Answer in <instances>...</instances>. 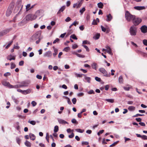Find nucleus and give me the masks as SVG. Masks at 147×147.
<instances>
[{"mask_svg":"<svg viewBox=\"0 0 147 147\" xmlns=\"http://www.w3.org/2000/svg\"><path fill=\"white\" fill-rule=\"evenodd\" d=\"M101 27L102 30L104 32H105L106 30V28L102 26H101Z\"/></svg>","mask_w":147,"mask_h":147,"instance_id":"58","label":"nucleus"},{"mask_svg":"<svg viewBox=\"0 0 147 147\" xmlns=\"http://www.w3.org/2000/svg\"><path fill=\"white\" fill-rule=\"evenodd\" d=\"M85 8L84 7H83L81 9H80V12L81 13V14L82 15L84 12L85 11Z\"/></svg>","mask_w":147,"mask_h":147,"instance_id":"41","label":"nucleus"},{"mask_svg":"<svg viewBox=\"0 0 147 147\" xmlns=\"http://www.w3.org/2000/svg\"><path fill=\"white\" fill-rule=\"evenodd\" d=\"M29 136L30 139L32 140H34L35 139L36 137L35 136L32 134H29Z\"/></svg>","mask_w":147,"mask_h":147,"instance_id":"19","label":"nucleus"},{"mask_svg":"<svg viewBox=\"0 0 147 147\" xmlns=\"http://www.w3.org/2000/svg\"><path fill=\"white\" fill-rule=\"evenodd\" d=\"M70 50V48L69 47H65L63 49V51L67 52Z\"/></svg>","mask_w":147,"mask_h":147,"instance_id":"35","label":"nucleus"},{"mask_svg":"<svg viewBox=\"0 0 147 147\" xmlns=\"http://www.w3.org/2000/svg\"><path fill=\"white\" fill-rule=\"evenodd\" d=\"M105 47L107 49L106 51L110 55H112L113 53L111 51L110 47L108 46H106Z\"/></svg>","mask_w":147,"mask_h":147,"instance_id":"13","label":"nucleus"},{"mask_svg":"<svg viewBox=\"0 0 147 147\" xmlns=\"http://www.w3.org/2000/svg\"><path fill=\"white\" fill-rule=\"evenodd\" d=\"M97 5L98 7L100 8H102L103 6V3L101 2H100L98 3Z\"/></svg>","mask_w":147,"mask_h":147,"instance_id":"32","label":"nucleus"},{"mask_svg":"<svg viewBox=\"0 0 147 147\" xmlns=\"http://www.w3.org/2000/svg\"><path fill=\"white\" fill-rule=\"evenodd\" d=\"M77 56L79 57L84 58L85 57V56L84 55H81L78 53L77 54Z\"/></svg>","mask_w":147,"mask_h":147,"instance_id":"52","label":"nucleus"},{"mask_svg":"<svg viewBox=\"0 0 147 147\" xmlns=\"http://www.w3.org/2000/svg\"><path fill=\"white\" fill-rule=\"evenodd\" d=\"M71 20V19L69 17H67L65 20V21L66 22H69Z\"/></svg>","mask_w":147,"mask_h":147,"instance_id":"54","label":"nucleus"},{"mask_svg":"<svg viewBox=\"0 0 147 147\" xmlns=\"http://www.w3.org/2000/svg\"><path fill=\"white\" fill-rule=\"evenodd\" d=\"M82 145H88L89 144V143L88 142L83 141V142H82Z\"/></svg>","mask_w":147,"mask_h":147,"instance_id":"61","label":"nucleus"},{"mask_svg":"<svg viewBox=\"0 0 147 147\" xmlns=\"http://www.w3.org/2000/svg\"><path fill=\"white\" fill-rule=\"evenodd\" d=\"M134 8L135 9L138 10H141L145 9V7L144 6H135Z\"/></svg>","mask_w":147,"mask_h":147,"instance_id":"18","label":"nucleus"},{"mask_svg":"<svg viewBox=\"0 0 147 147\" xmlns=\"http://www.w3.org/2000/svg\"><path fill=\"white\" fill-rule=\"evenodd\" d=\"M12 10V8H10L9 7H8V8L7 9L6 13V15L7 16H9L10 15L11 13Z\"/></svg>","mask_w":147,"mask_h":147,"instance_id":"12","label":"nucleus"},{"mask_svg":"<svg viewBox=\"0 0 147 147\" xmlns=\"http://www.w3.org/2000/svg\"><path fill=\"white\" fill-rule=\"evenodd\" d=\"M11 98L13 101L16 104H18L19 102L17 99H16L13 96H11Z\"/></svg>","mask_w":147,"mask_h":147,"instance_id":"24","label":"nucleus"},{"mask_svg":"<svg viewBox=\"0 0 147 147\" xmlns=\"http://www.w3.org/2000/svg\"><path fill=\"white\" fill-rule=\"evenodd\" d=\"M105 100L108 102L113 103L114 102V100L113 99H106Z\"/></svg>","mask_w":147,"mask_h":147,"instance_id":"29","label":"nucleus"},{"mask_svg":"<svg viewBox=\"0 0 147 147\" xmlns=\"http://www.w3.org/2000/svg\"><path fill=\"white\" fill-rule=\"evenodd\" d=\"M13 48L17 49H18L20 48V47L18 46V43L16 44V45H14L13 47Z\"/></svg>","mask_w":147,"mask_h":147,"instance_id":"45","label":"nucleus"},{"mask_svg":"<svg viewBox=\"0 0 147 147\" xmlns=\"http://www.w3.org/2000/svg\"><path fill=\"white\" fill-rule=\"evenodd\" d=\"M71 122L73 123H76L77 124L78 123V122H77L76 120L75 119H73L71 120Z\"/></svg>","mask_w":147,"mask_h":147,"instance_id":"49","label":"nucleus"},{"mask_svg":"<svg viewBox=\"0 0 147 147\" xmlns=\"http://www.w3.org/2000/svg\"><path fill=\"white\" fill-rule=\"evenodd\" d=\"M10 75H11V74L9 72H7L5 73L4 74V76L5 77H7L8 76H10Z\"/></svg>","mask_w":147,"mask_h":147,"instance_id":"50","label":"nucleus"},{"mask_svg":"<svg viewBox=\"0 0 147 147\" xmlns=\"http://www.w3.org/2000/svg\"><path fill=\"white\" fill-rule=\"evenodd\" d=\"M52 55V53L50 51H48L46 52L43 55L44 57L49 58L51 57Z\"/></svg>","mask_w":147,"mask_h":147,"instance_id":"10","label":"nucleus"},{"mask_svg":"<svg viewBox=\"0 0 147 147\" xmlns=\"http://www.w3.org/2000/svg\"><path fill=\"white\" fill-rule=\"evenodd\" d=\"M57 120L58 122L60 124H68V123L67 122L65 121L64 120H63L62 119H58Z\"/></svg>","mask_w":147,"mask_h":147,"instance_id":"14","label":"nucleus"},{"mask_svg":"<svg viewBox=\"0 0 147 147\" xmlns=\"http://www.w3.org/2000/svg\"><path fill=\"white\" fill-rule=\"evenodd\" d=\"M88 93L89 94H94V92L93 90H90L88 92Z\"/></svg>","mask_w":147,"mask_h":147,"instance_id":"51","label":"nucleus"},{"mask_svg":"<svg viewBox=\"0 0 147 147\" xmlns=\"http://www.w3.org/2000/svg\"><path fill=\"white\" fill-rule=\"evenodd\" d=\"M143 43L144 45L147 46V40H143Z\"/></svg>","mask_w":147,"mask_h":147,"instance_id":"46","label":"nucleus"},{"mask_svg":"<svg viewBox=\"0 0 147 147\" xmlns=\"http://www.w3.org/2000/svg\"><path fill=\"white\" fill-rule=\"evenodd\" d=\"M22 0H18L17 2V4H18V7H21L22 8L23 5L22 4Z\"/></svg>","mask_w":147,"mask_h":147,"instance_id":"22","label":"nucleus"},{"mask_svg":"<svg viewBox=\"0 0 147 147\" xmlns=\"http://www.w3.org/2000/svg\"><path fill=\"white\" fill-rule=\"evenodd\" d=\"M59 130V127L57 125H56L54 127V131L55 132H57Z\"/></svg>","mask_w":147,"mask_h":147,"instance_id":"38","label":"nucleus"},{"mask_svg":"<svg viewBox=\"0 0 147 147\" xmlns=\"http://www.w3.org/2000/svg\"><path fill=\"white\" fill-rule=\"evenodd\" d=\"M90 42L87 40H84L83 41L82 44H90Z\"/></svg>","mask_w":147,"mask_h":147,"instance_id":"55","label":"nucleus"},{"mask_svg":"<svg viewBox=\"0 0 147 147\" xmlns=\"http://www.w3.org/2000/svg\"><path fill=\"white\" fill-rule=\"evenodd\" d=\"M13 42V40H12L11 41H10L9 42V43L8 44V45L5 47V48L6 49H8L10 46L11 45Z\"/></svg>","mask_w":147,"mask_h":147,"instance_id":"36","label":"nucleus"},{"mask_svg":"<svg viewBox=\"0 0 147 147\" xmlns=\"http://www.w3.org/2000/svg\"><path fill=\"white\" fill-rule=\"evenodd\" d=\"M31 104L33 107L35 106L36 105V103L35 101H32L31 102Z\"/></svg>","mask_w":147,"mask_h":147,"instance_id":"62","label":"nucleus"},{"mask_svg":"<svg viewBox=\"0 0 147 147\" xmlns=\"http://www.w3.org/2000/svg\"><path fill=\"white\" fill-rule=\"evenodd\" d=\"M132 88V87L131 86H129L128 87H124L123 88L126 91H129V90L130 89Z\"/></svg>","mask_w":147,"mask_h":147,"instance_id":"40","label":"nucleus"},{"mask_svg":"<svg viewBox=\"0 0 147 147\" xmlns=\"http://www.w3.org/2000/svg\"><path fill=\"white\" fill-rule=\"evenodd\" d=\"M30 9V5L28 4L26 6V11H28Z\"/></svg>","mask_w":147,"mask_h":147,"instance_id":"42","label":"nucleus"},{"mask_svg":"<svg viewBox=\"0 0 147 147\" xmlns=\"http://www.w3.org/2000/svg\"><path fill=\"white\" fill-rule=\"evenodd\" d=\"M3 85L5 86L8 87L9 88H13V86L11 85L9 82H7L5 80H3L1 82Z\"/></svg>","mask_w":147,"mask_h":147,"instance_id":"4","label":"nucleus"},{"mask_svg":"<svg viewBox=\"0 0 147 147\" xmlns=\"http://www.w3.org/2000/svg\"><path fill=\"white\" fill-rule=\"evenodd\" d=\"M82 3V1H78L77 3L73 4V7L74 8L76 7V8H78L81 6Z\"/></svg>","mask_w":147,"mask_h":147,"instance_id":"8","label":"nucleus"},{"mask_svg":"<svg viewBox=\"0 0 147 147\" xmlns=\"http://www.w3.org/2000/svg\"><path fill=\"white\" fill-rule=\"evenodd\" d=\"M119 82L120 83H122L123 82V77L122 76H119Z\"/></svg>","mask_w":147,"mask_h":147,"instance_id":"34","label":"nucleus"},{"mask_svg":"<svg viewBox=\"0 0 147 147\" xmlns=\"http://www.w3.org/2000/svg\"><path fill=\"white\" fill-rule=\"evenodd\" d=\"M92 68L95 70L97 69V64L95 63H94L92 64Z\"/></svg>","mask_w":147,"mask_h":147,"instance_id":"26","label":"nucleus"},{"mask_svg":"<svg viewBox=\"0 0 147 147\" xmlns=\"http://www.w3.org/2000/svg\"><path fill=\"white\" fill-rule=\"evenodd\" d=\"M84 78L85 80L88 83H90V82L91 78L90 77L85 76Z\"/></svg>","mask_w":147,"mask_h":147,"instance_id":"30","label":"nucleus"},{"mask_svg":"<svg viewBox=\"0 0 147 147\" xmlns=\"http://www.w3.org/2000/svg\"><path fill=\"white\" fill-rule=\"evenodd\" d=\"M65 6H62L58 12L57 14L61 12H63L65 9Z\"/></svg>","mask_w":147,"mask_h":147,"instance_id":"25","label":"nucleus"},{"mask_svg":"<svg viewBox=\"0 0 147 147\" xmlns=\"http://www.w3.org/2000/svg\"><path fill=\"white\" fill-rule=\"evenodd\" d=\"M104 131V130H100L98 133H97V135L98 136H99L100 134H102L103 132Z\"/></svg>","mask_w":147,"mask_h":147,"instance_id":"60","label":"nucleus"},{"mask_svg":"<svg viewBox=\"0 0 147 147\" xmlns=\"http://www.w3.org/2000/svg\"><path fill=\"white\" fill-rule=\"evenodd\" d=\"M133 23L134 24V26H137L138 25L142 22V20L139 18H136L135 16L133 20Z\"/></svg>","mask_w":147,"mask_h":147,"instance_id":"5","label":"nucleus"},{"mask_svg":"<svg viewBox=\"0 0 147 147\" xmlns=\"http://www.w3.org/2000/svg\"><path fill=\"white\" fill-rule=\"evenodd\" d=\"M53 48L54 50V53H53V55L54 57H55L56 55L57 54L58 50L56 49L54 47H53Z\"/></svg>","mask_w":147,"mask_h":147,"instance_id":"28","label":"nucleus"},{"mask_svg":"<svg viewBox=\"0 0 147 147\" xmlns=\"http://www.w3.org/2000/svg\"><path fill=\"white\" fill-rule=\"evenodd\" d=\"M95 79L96 81L98 82H100L101 81V79L100 78L97 77H96L95 78Z\"/></svg>","mask_w":147,"mask_h":147,"instance_id":"57","label":"nucleus"},{"mask_svg":"<svg viewBox=\"0 0 147 147\" xmlns=\"http://www.w3.org/2000/svg\"><path fill=\"white\" fill-rule=\"evenodd\" d=\"M16 141L17 143L19 144L20 145L21 142V140L20 138L18 137L16 138Z\"/></svg>","mask_w":147,"mask_h":147,"instance_id":"37","label":"nucleus"},{"mask_svg":"<svg viewBox=\"0 0 147 147\" xmlns=\"http://www.w3.org/2000/svg\"><path fill=\"white\" fill-rule=\"evenodd\" d=\"M32 90L30 89H28L26 90H23V94H28L30 93L31 92Z\"/></svg>","mask_w":147,"mask_h":147,"instance_id":"16","label":"nucleus"},{"mask_svg":"<svg viewBox=\"0 0 147 147\" xmlns=\"http://www.w3.org/2000/svg\"><path fill=\"white\" fill-rule=\"evenodd\" d=\"M25 145L27 147H30L31 146V144L28 141L26 140L24 143Z\"/></svg>","mask_w":147,"mask_h":147,"instance_id":"23","label":"nucleus"},{"mask_svg":"<svg viewBox=\"0 0 147 147\" xmlns=\"http://www.w3.org/2000/svg\"><path fill=\"white\" fill-rule=\"evenodd\" d=\"M28 122L30 123V124L33 125H34L36 124V122L34 121H28Z\"/></svg>","mask_w":147,"mask_h":147,"instance_id":"39","label":"nucleus"},{"mask_svg":"<svg viewBox=\"0 0 147 147\" xmlns=\"http://www.w3.org/2000/svg\"><path fill=\"white\" fill-rule=\"evenodd\" d=\"M8 60L11 61L12 60H14L15 59V56L11 55H8L7 58Z\"/></svg>","mask_w":147,"mask_h":147,"instance_id":"15","label":"nucleus"},{"mask_svg":"<svg viewBox=\"0 0 147 147\" xmlns=\"http://www.w3.org/2000/svg\"><path fill=\"white\" fill-rule=\"evenodd\" d=\"M16 67L15 64L13 63H12L11 64V69H13L15 68Z\"/></svg>","mask_w":147,"mask_h":147,"instance_id":"48","label":"nucleus"},{"mask_svg":"<svg viewBox=\"0 0 147 147\" xmlns=\"http://www.w3.org/2000/svg\"><path fill=\"white\" fill-rule=\"evenodd\" d=\"M135 109V107L132 106H129L128 108V109L130 111H134Z\"/></svg>","mask_w":147,"mask_h":147,"instance_id":"33","label":"nucleus"},{"mask_svg":"<svg viewBox=\"0 0 147 147\" xmlns=\"http://www.w3.org/2000/svg\"><path fill=\"white\" fill-rule=\"evenodd\" d=\"M40 35V33L39 32H37L34 34L32 37L33 40H36L38 38Z\"/></svg>","mask_w":147,"mask_h":147,"instance_id":"9","label":"nucleus"},{"mask_svg":"<svg viewBox=\"0 0 147 147\" xmlns=\"http://www.w3.org/2000/svg\"><path fill=\"white\" fill-rule=\"evenodd\" d=\"M99 71L102 74L103 76L105 77H109L110 75H108L107 71L105 70V69L103 68H100L99 69Z\"/></svg>","mask_w":147,"mask_h":147,"instance_id":"6","label":"nucleus"},{"mask_svg":"<svg viewBox=\"0 0 147 147\" xmlns=\"http://www.w3.org/2000/svg\"><path fill=\"white\" fill-rule=\"evenodd\" d=\"M107 19L106 20V21L108 22L110 21L112 19V17L110 14H109L108 15H107Z\"/></svg>","mask_w":147,"mask_h":147,"instance_id":"20","label":"nucleus"},{"mask_svg":"<svg viewBox=\"0 0 147 147\" xmlns=\"http://www.w3.org/2000/svg\"><path fill=\"white\" fill-rule=\"evenodd\" d=\"M36 18V16L34 14H28L26 16L23 20L19 23L18 25L20 26H22L27 23L26 21H32L35 20Z\"/></svg>","mask_w":147,"mask_h":147,"instance_id":"1","label":"nucleus"},{"mask_svg":"<svg viewBox=\"0 0 147 147\" xmlns=\"http://www.w3.org/2000/svg\"><path fill=\"white\" fill-rule=\"evenodd\" d=\"M141 138L144 140H147V136L145 135H142Z\"/></svg>","mask_w":147,"mask_h":147,"instance_id":"64","label":"nucleus"},{"mask_svg":"<svg viewBox=\"0 0 147 147\" xmlns=\"http://www.w3.org/2000/svg\"><path fill=\"white\" fill-rule=\"evenodd\" d=\"M82 46L86 49L87 51H89V50L87 46L86 45H83Z\"/></svg>","mask_w":147,"mask_h":147,"instance_id":"53","label":"nucleus"},{"mask_svg":"<svg viewBox=\"0 0 147 147\" xmlns=\"http://www.w3.org/2000/svg\"><path fill=\"white\" fill-rule=\"evenodd\" d=\"M144 114H136V115L133 116V117H137L139 116H144Z\"/></svg>","mask_w":147,"mask_h":147,"instance_id":"47","label":"nucleus"},{"mask_svg":"<svg viewBox=\"0 0 147 147\" xmlns=\"http://www.w3.org/2000/svg\"><path fill=\"white\" fill-rule=\"evenodd\" d=\"M43 11L42 10L37 11L35 13L34 15L36 16V18L39 16L42 17L43 15Z\"/></svg>","mask_w":147,"mask_h":147,"instance_id":"7","label":"nucleus"},{"mask_svg":"<svg viewBox=\"0 0 147 147\" xmlns=\"http://www.w3.org/2000/svg\"><path fill=\"white\" fill-rule=\"evenodd\" d=\"M70 37L71 38H72L74 39H75V40H77V38L76 36L74 34H72L70 36Z\"/></svg>","mask_w":147,"mask_h":147,"instance_id":"43","label":"nucleus"},{"mask_svg":"<svg viewBox=\"0 0 147 147\" xmlns=\"http://www.w3.org/2000/svg\"><path fill=\"white\" fill-rule=\"evenodd\" d=\"M134 17L135 16L131 14L129 11H127L126 12L125 18L127 21L129 22L131 20H133Z\"/></svg>","mask_w":147,"mask_h":147,"instance_id":"3","label":"nucleus"},{"mask_svg":"<svg viewBox=\"0 0 147 147\" xmlns=\"http://www.w3.org/2000/svg\"><path fill=\"white\" fill-rule=\"evenodd\" d=\"M76 99L75 98H73L72 100V102L74 104H75L76 103Z\"/></svg>","mask_w":147,"mask_h":147,"instance_id":"44","label":"nucleus"},{"mask_svg":"<svg viewBox=\"0 0 147 147\" xmlns=\"http://www.w3.org/2000/svg\"><path fill=\"white\" fill-rule=\"evenodd\" d=\"M100 35V34L97 33L93 37V38L95 40H97L99 38Z\"/></svg>","mask_w":147,"mask_h":147,"instance_id":"27","label":"nucleus"},{"mask_svg":"<svg viewBox=\"0 0 147 147\" xmlns=\"http://www.w3.org/2000/svg\"><path fill=\"white\" fill-rule=\"evenodd\" d=\"M24 64V61H21L19 62V65L20 66H23Z\"/></svg>","mask_w":147,"mask_h":147,"instance_id":"56","label":"nucleus"},{"mask_svg":"<svg viewBox=\"0 0 147 147\" xmlns=\"http://www.w3.org/2000/svg\"><path fill=\"white\" fill-rule=\"evenodd\" d=\"M74 134L73 133H72L71 134L69 135V137L70 138H72L74 136Z\"/></svg>","mask_w":147,"mask_h":147,"instance_id":"63","label":"nucleus"},{"mask_svg":"<svg viewBox=\"0 0 147 147\" xmlns=\"http://www.w3.org/2000/svg\"><path fill=\"white\" fill-rule=\"evenodd\" d=\"M74 74L77 77L82 78V76H85V75L83 74H78L76 72H74Z\"/></svg>","mask_w":147,"mask_h":147,"instance_id":"21","label":"nucleus"},{"mask_svg":"<svg viewBox=\"0 0 147 147\" xmlns=\"http://www.w3.org/2000/svg\"><path fill=\"white\" fill-rule=\"evenodd\" d=\"M26 86L24 85H16L14 86H13V88H22L23 87H24Z\"/></svg>","mask_w":147,"mask_h":147,"instance_id":"17","label":"nucleus"},{"mask_svg":"<svg viewBox=\"0 0 147 147\" xmlns=\"http://www.w3.org/2000/svg\"><path fill=\"white\" fill-rule=\"evenodd\" d=\"M75 131L77 132H79L80 133H82L84 131V129H80L79 128L76 129Z\"/></svg>","mask_w":147,"mask_h":147,"instance_id":"31","label":"nucleus"},{"mask_svg":"<svg viewBox=\"0 0 147 147\" xmlns=\"http://www.w3.org/2000/svg\"><path fill=\"white\" fill-rule=\"evenodd\" d=\"M129 32L131 36H136L137 32V27L134 25L132 26L129 28Z\"/></svg>","mask_w":147,"mask_h":147,"instance_id":"2","label":"nucleus"},{"mask_svg":"<svg viewBox=\"0 0 147 147\" xmlns=\"http://www.w3.org/2000/svg\"><path fill=\"white\" fill-rule=\"evenodd\" d=\"M79 24L78 22L75 21L72 24V25L75 26H76L77 25H78Z\"/></svg>","mask_w":147,"mask_h":147,"instance_id":"59","label":"nucleus"},{"mask_svg":"<svg viewBox=\"0 0 147 147\" xmlns=\"http://www.w3.org/2000/svg\"><path fill=\"white\" fill-rule=\"evenodd\" d=\"M141 32L144 33L147 32V26L145 25L142 26L141 28Z\"/></svg>","mask_w":147,"mask_h":147,"instance_id":"11","label":"nucleus"}]
</instances>
